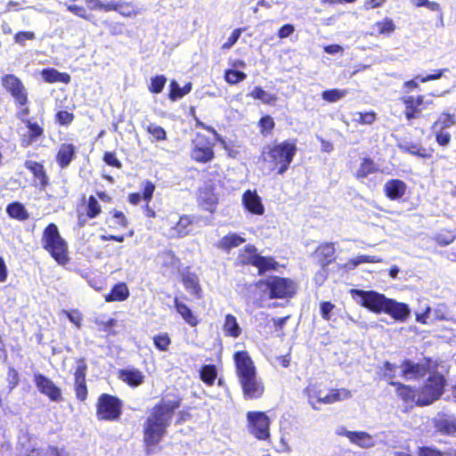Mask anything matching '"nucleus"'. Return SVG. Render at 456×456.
Here are the masks:
<instances>
[{
	"instance_id": "18",
	"label": "nucleus",
	"mask_w": 456,
	"mask_h": 456,
	"mask_svg": "<svg viewBox=\"0 0 456 456\" xmlns=\"http://www.w3.org/2000/svg\"><path fill=\"white\" fill-rule=\"evenodd\" d=\"M401 371L406 379H415L423 377L428 372L425 364L414 363L411 361H404L401 365Z\"/></svg>"
},
{
	"instance_id": "48",
	"label": "nucleus",
	"mask_w": 456,
	"mask_h": 456,
	"mask_svg": "<svg viewBox=\"0 0 456 456\" xmlns=\"http://www.w3.org/2000/svg\"><path fill=\"white\" fill-rule=\"evenodd\" d=\"M390 385L395 388L398 396L402 397V399H413L416 396L415 390L411 389L408 386L397 383H391Z\"/></svg>"
},
{
	"instance_id": "44",
	"label": "nucleus",
	"mask_w": 456,
	"mask_h": 456,
	"mask_svg": "<svg viewBox=\"0 0 456 456\" xmlns=\"http://www.w3.org/2000/svg\"><path fill=\"white\" fill-rule=\"evenodd\" d=\"M25 165L26 167L29 169L39 180L40 184L45 185L46 183L45 175L42 165L35 161H27Z\"/></svg>"
},
{
	"instance_id": "51",
	"label": "nucleus",
	"mask_w": 456,
	"mask_h": 456,
	"mask_svg": "<svg viewBox=\"0 0 456 456\" xmlns=\"http://www.w3.org/2000/svg\"><path fill=\"white\" fill-rule=\"evenodd\" d=\"M382 258L377 256H359L355 258L352 259L349 264H352L354 266H357L363 263H381Z\"/></svg>"
},
{
	"instance_id": "33",
	"label": "nucleus",
	"mask_w": 456,
	"mask_h": 456,
	"mask_svg": "<svg viewBox=\"0 0 456 456\" xmlns=\"http://www.w3.org/2000/svg\"><path fill=\"white\" fill-rule=\"evenodd\" d=\"M244 241L245 239L241 236L236 233H229L219 240L217 247L221 249L229 250L240 246Z\"/></svg>"
},
{
	"instance_id": "22",
	"label": "nucleus",
	"mask_w": 456,
	"mask_h": 456,
	"mask_svg": "<svg viewBox=\"0 0 456 456\" xmlns=\"http://www.w3.org/2000/svg\"><path fill=\"white\" fill-rule=\"evenodd\" d=\"M407 186L404 182L398 179L388 180L384 186V191L390 200H398L406 192Z\"/></svg>"
},
{
	"instance_id": "6",
	"label": "nucleus",
	"mask_w": 456,
	"mask_h": 456,
	"mask_svg": "<svg viewBox=\"0 0 456 456\" xmlns=\"http://www.w3.org/2000/svg\"><path fill=\"white\" fill-rule=\"evenodd\" d=\"M259 286H265L270 291L271 298H285L292 297L296 292V284L293 281L280 277H270L260 281Z\"/></svg>"
},
{
	"instance_id": "4",
	"label": "nucleus",
	"mask_w": 456,
	"mask_h": 456,
	"mask_svg": "<svg viewBox=\"0 0 456 456\" xmlns=\"http://www.w3.org/2000/svg\"><path fill=\"white\" fill-rule=\"evenodd\" d=\"M350 294L358 305L368 308L371 312H385L388 298L383 294L372 290L365 291L361 289H351Z\"/></svg>"
},
{
	"instance_id": "46",
	"label": "nucleus",
	"mask_w": 456,
	"mask_h": 456,
	"mask_svg": "<svg viewBox=\"0 0 456 456\" xmlns=\"http://www.w3.org/2000/svg\"><path fill=\"white\" fill-rule=\"evenodd\" d=\"M217 371L215 365H205L200 371L201 379L207 384H213L216 379Z\"/></svg>"
},
{
	"instance_id": "56",
	"label": "nucleus",
	"mask_w": 456,
	"mask_h": 456,
	"mask_svg": "<svg viewBox=\"0 0 456 456\" xmlns=\"http://www.w3.org/2000/svg\"><path fill=\"white\" fill-rule=\"evenodd\" d=\"M74 119V115L66 110H61L56 114V120L61 126L70 124Z\"/></svg>"
},
{
	"instance_id": "8",
	"label": "nucleus",
	"mask_w": 456,
	"mask_h": 456,
	"mask_svg": "<svg viewBox=\"0 0 456 456\" xmlns=\"http://www.w3.org/2000/svg\"><path fill=\"white\" fill-rule=\"evenodd\" d=\"M214 144L204 135L198 134L191 142V158L200 163H207L214 159Z\"/></svg>"
},
{
	"instance_id": "28",
	"label": "nucleus",
	"mask_w": 456,
	"mask_h": 456,
	"mask_svg": "<svg viewBox=\"0 0 456 456\" xmlns=\"http://www.w3.org/2000/svg\"><path fill=\"white\" fill-rule=\"evenodd\" d=\"M43 79L47 83L61 82L69 84L70 82V76L68 73L59 72L55 69H45L41 72Z\"/></svg>"
},
{
	"instance_id": "14",
	"label": "nucleus",
	"mask_w": 456,
	"mask_h": 456,
	"mask_svg": "<svg viewBox=\"0 0 456 456\" xmlns=\"http://www.w3.org/2000/svg\"><path fill=\"white\" fill-rule=\"evenodd\" d=\"M86 364L84 360L77 362L75 371V389L78 399H86L87 389L86 386Z\"/></svg>"
},
{
	"instance_id": "52",
	"label": "nucleus",
	"mask_w": 456,
	"mask_h": 456,
	"mask_svg": "<svg viewBox=\"0 0 456 456\" xmlns=\"http://www.w3.org/2000/svg\"><path fill=\"white\" fill-rule=\"evenodd\" d=\"M405 150L412 154V155H416V156H419L420 158H425V159H428V158H430L431 157V153L428 152V151H427L426 149L424 148H421L416 144H409V145H406L405 146Z\"/></svg>"
},
{
	"instance_id": "32",
	"label": "nucleus",
	"mask_w": 456,
	"mask_h": 456,
	"mask_svg": "<svg viewBox=\"0 0 456 456\" xmlns=\"http://www.w3.org/2000/svg\"><path fill=\"white\" fill-rule=\"evenodd\" d=\"M129 296V290L125 283H118L113 287L111 292L105 296L107 302L124 301Z\"/></svg>"
},
{
	"instance_id": "60",
	"label": "nucleus",
	"mask_w": 456,
	"mask_h": 456,
	"mask_svg": "<svg viewBox=\"0 0 456 456\" xmlns=\"http://www.w3.org/2000/svg\"><path fill=\"white\" fill-rule=\"evenodd\" d=\"M447 69H436V70H435V72L433 74L428 75L426 77L417 76L415 77V79H419L422 83H426V82H428L431 80L439 79L443 77L444 72Z\"/></svg>"
},
{
	"instance_id": "45",
	"label": "nucleus",
	"mask_w": 456,
	"mask_h": 456,
	"mask_svg": "<svg viewBox=\"0 0 456 456\" xmlns=\"http://www.w3.org/2000/svg\"><path fill=\"white\" fill-rule=\"evenodd\" d=\"M247 75L239 70L235 69H227L224 74V80L230 85H236L243 80H245Z\"/></svg>"
},
{
	"instance_id": "55",
	"label": "nucleus",
	"mask_w": 456,
	"mask_h": 456,
	"mask_svg": "<svg viewBox=\"0 0 456 456\" xmlns=\"http://www.w3.org/2000/svg\"><path fill=\"white\" fill-rule=\"evenodd\" d=\"M35 33L32 31H20L14 36V42L20 45H25L27 40H34Z\"/></svg>"
},
{
	"instance_id": "29",
	"label": "nucleus",
	"mask_w": 456,
	"mask_h": 456,
	"mask_svg": "<svg viewBox=\"0 0 456 456\" xmlns=\"http://www.w3.org/2000/svg\"><path fill=\"white\" fill-rule=\"evenodd\" d=\"M248 261L250 265L257 267L259 272L275 269L277 265V263L272 257L261 256L257 254H253Z\"/></svg>"
},
{
	"instance_id": "25",
	"label": "nucleus",
	"mask_w": 456,
	"mask_h": 456,
	"mask_svg": "<svg viewBox=\"0 0 456 456\" xmlns=\"http://www.w3.org/2000/svg\"><path fill=\"white\" fill-rule=\"evenodd\" d=\"M76 154V148L70 143H62L56 155V160L61 168L69 165Z\"/></svg>"
},
{
	"instance_id": "62",
	"label": "nucleus",
	"mask_w": 456,
	"mask_h": 456,
	"mask_svg": "<svg viewBox=\"0 0 456 456\" xmlns=\"http://www.w3.org/2000/svg\"><path fill=\"white\" fill-rule=\"evenodd\" d=\"M67 9L74 13L75 15L88 20V17L86 15V11L83 6L77 5V4H69L67 6Z\"/></svg>"
},
{
	"instance_id": "37",
	"label": "nucleus",
	"mask_w": 456,
	"mask_h": 456,
	"mask_svg": "<svg viewBox=\"0 0 456 456\" xmlns=\"http://www.w3.org/2000/svg\"><path fill=\"white\" fill-rule=\"evenodd\" d=\"M191 90V84L187 83L184 86L181 87L175 80L170 83L169 98L172 101H176L188 94Z\"/></svg>"
},
{
	"instance_id": "43",
	"label": "nucleus",
	"mask_w": 456,
	"mask_h": 456,
	"mask_svg": "<svg viewBox=\"0 0 456 456\" xmlns=\"http://www.w3.org/2000/svg\"><path fill=\"white\" fill-rule=\"evenodd\" d=\"M436 428L446 434L456 433V419H451L448 418H439L436 419Z\"/></svg>"
},
{
	"instance_id": "39",
	"label": "nucleus",
	"mask_w": 456,
	"mask_h": 456,
	"mask_svg": "<svg viewBox=\"0 0 456 456\" xmlns=\"http://www.w3.org/2000/svg\"><path fill=\"white\" fill-rule=\"evenodd\" d=\"M456 125V116L447 112L442 113L433 125V129L444 130Z\"/></svg>"
},
{
	"instance_id": "47",
	"label": "nucleus",
	"mask_w": 456,
	"mask_h": 456,
	"mask_svg": "<svg viewBox=\"0 0 456 456\" xmlns=\"http://www.w3.org/2000/svg\"><path fill=\"white\" fill-rule=\"evenodd\" d=\"M153 343L159 351L165 352L168 349L171 339L167 333L162 332L153 337Z\"/></svg>"
},
{
	"instance_id": "2",
	"label": "nucleus",
	"mask_w": 456,
	"mask_h": 456,
	"mask_svg": "<svg viewBox=\"0 0 456 456\" xmlns=\"http://www.w3.org/2000/svg\"><path fill=\"white\" fill-rule=\"evenodd\" d=\"M296 152V142L284 141L265 147L261 158L269 171H276L279 175H282L289 169Z\"/></svg>"
},
{
	"instance_id": "10",
	"label": "nucleus",
	"mask_w": 456,
	"mask_h": 456,
	"mask_svg": "<svg viewBox=\"0 0 456 456\" xmlns=\"http://www.w3.org/2000/svg\"><path fill=\"white\" fill-rule=\"evenodd\" d=\"M237 373L240 379H250L256 375L255 366L251 358L245 351L238 352L234 354Z\"/></svg>"
},
{
	"instance_id": "59",
	"label": "nucleus",
	"mask_w": 456,
	"mask_h": 456,
	"mask_svg": "<svg viewBox=\"0 0 456 456\" xmlns=\"http://www.w3.org/2000/svg\"><path fill=\"white\" fill-rule=\"evenodd\" d=\"M241 28L234 29L231 36L228 37L227 41L222 45V48L224 50L230 49L238 41L241 35Z\"/></svg>"
},
{
	"instance_id": "42",
	"label": "nucleus",
	"mask_w": 456,
	"mask_h": 456,
	"mask_svg": "<svg viewBox=\"0 0 456 456\" xmlns=\"http://www.w3.org/2000/svg\"><path fill=\"white\" fill-rule=\"evenodd\" d=\"M249 95L254 98L262 101L264 103L272 104L274 103L277 97L272 94L261 87H255Z\"/></svg>"
},
{
	"instance_id": "5",
	"label": "nucleus",
	"mask_w": 456,
	"mask_h": 456,
	"mask_svg": "<svg viewBox=\"0 0 456 456\" xmlns=\"http://www.w3.org/2000/svg\"><path fill=\"white\" fill-rule=\"evenodd\" d=\"M248 430L257 440L266 441L270 437V419L263 411L247 413Z\"/></svg>"
},
{
	"instance_id": "30",
	"label": "nucleus",
	"mask_w": 456,
	"mask_h": 456,
	"mask_svg": "<svg viewBox=\"0 0 456 456\" xmlns=\"http://www.w3.org/2000/svg\"><path fill=\"white\" fill-rule=\"evenodd\" d=\"M175 306L177 313L183 317V319L191 326L194 327L198 324V319L191 312V310L183 302L177 298L175 299Z\"/></svg>"
},
{
	"instance_id": "50",
	"label": "nucleus",
	"mask_w": 456,
	"mask_h": 456,
	"mask_svg": "<svg viewBox=\"0 0 456 456\" xmlns=\"http://www.w3.org/2000/svg\"><path fill=\"white\" fill-rule=\"evenodd\" d=\"M146 130L157 141H165L167 139V133L165 129L156 124H149L146 127Z\"/></svg>"
},
{
	"instance_id": "13",
	"label": "nucleus",
	"mask_w": 456,
	"mask_h": 456,
	"mask_svg": "<svg viewBox=\"0 0 456 456\" xmlns=\"http://www.w3.org/2000/svg\"><path fill=\"white\" fill-rule=\"evenodd\" d=\"M338 434L347 437L352 444L362 448H370L375 444L373 437L363 431H349L345 428H340Z\"/></svg>"
},
{
	"instance_id": "53",
	"label": "nucleus",
	"mask_w": 456,
	"mask_h": 456,
	"mask_svg": "<svg viewBox=\"0 0 456 456\" xmlns=\"http://www.w3.org/2000/svg\"><path fill=\"white\" fill-rule=\"evenodd\" d=\"M101 212V207L97 201V200L91 196L88 199V206H87V216L90 218H94L98 216Z\"/></svg>"
},
{
	"instance_id": "41",
	"label": "nucleus",
	"mask_w": 456,
	"mask_h": 456,
	"mask_svg": "<svg viewBox=\"0 0 456 456\" xmlns=\"http://www.w3.org/2000/svg\"><path fill=\"white\" fill-rule=\"evenodd\" d=\"M348 94L346 89H330L323 91L322 98L328 102H337Z\"/></svg>"
},
{
	"instance_id": "12",
	"label": "nucleus",
	"mask_w": 456,
	"mask_h": 456,
	"mask_svg": "<svg viewBox=\"0 0 456 456\" xmlns=\"http://www.w3.org/2000/svg\"><path fill=\"white\" fill-rule=\"evenodd\" d=\"M242 204L251 214L262 216L265 213L262 200L256 191H246L242 195Z\"/></svg>"
},
{
	"instance_id": "11",
	"label": "nucleus",
	"mask_w": 456,
	"mask_h": 456,
	"mask_svg": "<svg viewBox=\"0 0 456 456\" xmlns=\"http://www.w3.org/2000/svg\"><path fill=\"white\" fill-rule=\"evenodd\" d=\"M120 401H99L97 415L101 419H115L120 414Z\"/></svg>"
},
{
	"instance_id": "9",
	"label": "nucleus",
	"mask_w": 456,
	"mask_h": 456,
	"mask_svg": "<svg viewBox=\"0 0 456 456\" xmlns=\"http://www.w3.org/2000/svg\"><path fill=\"white\" fill-rule=\"evenodd\" d=\"M3 86L12 95L20 105L28 101L27 92L22 82L13 75H6L2 78Z\"/></svg>"
},
{
	"instance_id": "49",
	"label": "nucleus",
	"mask_w": 456,
	"mask_h": 456,
	"mask_svg": "<svg viewBox=\"0 0 456 456\" xmlns=\"http://www.w3.org/2000/svg\"><path fill=\"white\" fill-rule=\"evenodd\" d=\"M167 82V78L163 76H155L151 78V84L149 86V90L153 94H159Z\"/></svg>"
},
{
	"instance_id": "24",
	"label": "nucleus",
	"mask_w": 456,
	"mask_h": 456,
	"mask_svg": "<svg viewBox=\"0 0 456 456\" xmlns=\"http://www.w3.org/2000/svg\"><path fill=\"white\" fill-rule=\"evenodd\" d=\"M246 396L260 397L264 393L263 385L257 380L256 375L250 379L240 380Z\"/></svg>"
},
{
	"instance_id": "34",
	"label": "nucleus",
	"mask_w": 456,
	"mask_h": 456,
	"mask_svg": "<svg viewBox=\"0 0 456 456\" xmlns=\"http://www.w3.org/2000/svg\"><path fill=\"white\" fill-rule=\"evenodd\" d=\"M121 16L134 18L140 13V9L132 2L118 1L117 11Z\"/></svg>"
},
{
	"instance_id": "26",
	"label": "nucleus",
	"mask_w": 456,
	"mask_h": 456,
	"mask_svg": "<svg viewBox=\"0 0 456 456\" xmlns=\"http://www.w3.org/2000/svg\"><path fill=\"white\" fill-rule=\"evenodd\" d=\"M225 336L237 338L241 335L242 329L238 323L237 318L232 314H226L223 324Z\"/></svg>"
},
{
	"instance_id": "35",
	"label": "nucleus",
	"mask_w": 456,
	"mask_h": 456,
	"mask_svg": "<svg viewBox=\"0 0 456 456\" xmlns=\"http://www.w3.org/2000/svg\"><path fill=\"white\" fill-rule=\"evenodd\" d=\"M371 34L390 35L395 30V25L390 18H385L373 24Z\"/></svg>"
},
{
	"instance_id": "7",
	"label": "nucleus",
	"mask_w": 456,
	"mask_h": 456,
	"mask_svg": "<svg viewBox=\"0 0 456 456\" xmlns=\"http://www.w3.org/2000/svg\"><path fill=\"white\" fill-rule=\"evenodd\" d=\"M200 222H203L205 225L209 224L208 219L196 216L183 215L180 216L176 224L169 229L167 235L173 239L188 236L192 233L193 226L199 224Z\"/></svg>"
},
{
	"instance_id": "38",
	"label": "nucleus",
	"mask_w": 456,
	"mask_h": 456,
	"mask_svg": "<svg viewBox=\"0 0 456 456\" xmlns=\"http://www.w3.org/2000/svg\"><path fill=\"white\" fill-rule=\"evenodd\" d=\"M6 212L12 218H15L20 221L26 220L28 218V213L25 207L19 203H12L8 205L6 208Z\"/></svg>"
},
{
	"instance_id": "58",
	"label": "nucleus",
	"mask_w": 456,
	"mask_h": 456,
	"mask_svg": "<svg viewBox=\"0 0 456 456\" xmlns=\"http://www.w3.org/2000/svg\"><path fill=\"white\" fill-rule=\"evenodd\" d=\"M335 305L330 302H322L321 304V315L326 320L330 321L331 319V312L334 310Z\"/></svg>"
},
{
	"instance_id": "63",
	"label": "nucleus",
	"mask_w": 456,
	"mask_h": 456,
	"mask_svg": "<svg viewBox=\"0 0 456 456\" xmlns=\"http://www.w3.org/2000/svg\"><path fill=\"white\" fill-rule=\"evenodd\" d=\"M28 456H52V446L45 448L33 449Z\"/></svg>"
},
{
	"instance_id": "15",
	"label": "nucleus",
	"mask_w": 456,
	"mask_h": 456,
	"mask_svg": "<svg viewBox=\"0 0 456 456\" xmlns=\"http://www.w3.org/2000/svg\"><path fill=\"white\" fill-rule=\"evenodd\" d=\"M384 313L391 315L395 320L404 322L409 317L411 311L406 304L388 298Z\"/></svg>"
},
{
	"instance_id": "17",
	"label": "nucleus",
	"mask_w": 456,
	"mask_h": 456,
	"mask_svg": "<svg viewBox=\"0 0 456 456\" xmlns=\"http://www.w3.org/2000/svg\"><path fill=\"white\" fill-rule=\"evenodd\" d=\"M335 247L333 243H324L320 245L314 251L313 256L319 265L326 267L334 259Z\"/></svg>"
},
{
	"instance_id": "3",
	"label": "nucleus",
	"mask_w": 456,
	"mask_h": 456,
	"mask_svg": "<svg viewBox=\"0 0 456 456\" xmlns=\"http://www.w3.org/2000/svg\"><path fill=\"white\" fill-rule=\"evenodd\" d=\"M41 244L60 265L64 266L69 263L67 241L61 236L56 224H50L45 227Z\"/></svg>"
},
{
	"instance_id": "21",
	"label": "nucleus",
	"mask_w": 456,
	"mask_h": 456,
	"mask_svg": "<svg viewBox=\"0 0 456 456\" xmlns=\"http://www.w3.org/2000/svg\"><path fill=\"white\" fill-rule=\"evenodd\" d=\"M444 386V379L442 375L435 374L431 376L427 385L424 387V393L427 395H430L431 399H438L442 395Z\"/></svg>"
},
{
	"instance_id": "1",
	"label": "nucleus",
	"mask_w": 456,
	"mask_h": 456,
	"mask_svg": "<svg viewBox=\"0 0 456 456\" xmlns=\"http://www.w3.org/2000/svg\"><path fill=\"white\" fill-rule=\"evenodd\" d=\"M178 407V401H161L149 411L142 426V442L148 454L155 452L166 436L174 411Z\"/></svg>"
},
{
	"instance_id": "36",
	"label": "nucleus",
	"mask_w": 456,
	"mask_h": 456,
	"mask_svg": "<svg viewBox=\"0 0 456 456\" xmlns=\"http://www.w3.org/2000/svg\"><path fill=\"white\" fill-rule=\"evenodd\" d=\"M183 283L185 289L192 295H195L200 297V286L199 284V279L196 274L193 273H186L183 277Z\"/></svg>"
},
{
	"instance_id": "54",
	"label": "nucleus",
	"mask_w": 456,
	"mask_h": 456,
	"mask_svg": "<svg viewBox=\"0 0 456 456\" xmlns=\"http://www.w3.org/2000/svg\"><path fill=\"white\" fill-rule=\"evenodd\" d=\"M62 314H65L69 320L77 328L79 329L81 326V322L83 320L82 314L77 310H72L70 312L63 310L61 312Z\"/></svg>"
},
{
	"instance_id": "19",
	"label": "nucleus",
	"mask_w": 456,
	"mask_h": 456,
	"mask_svg": "<svg viewBox=\"0 0 456 456\" xmlns=\"http://www.w3.org/2000/svg\"><path fill=\"white\" fill-rule=\"evenodd\" d=\"M37 388L50 399H58L61 396L60 389L47 378L41 374L35 375Z\"/></svg>"
},
{
	"instance_id": "64",
	"label": "nucleus",
	"mask_w": 456,
	"mask_h": 456,
	"mask_svg": "<svg viewBox=\"0 0 456 456\" xmlns=\"http://www.w3.org/2000/svg\"><path fill=\"white\" fill-rule=\"evenodd\" d=\"M295 31V28L291 24H286L282 26L278 32V37L281 39L289 37Z\"/></svg>"
},
{
	"instance_id": "57",
	"label": "nucleus",
	"mask_w": 456,
	"mask_h": 456,
	"mask_svg": "<svg viewBox=\"0 0 456 456\" xmlns=\"http://www.w3.org/2000/svg\"><path fill=\"white\" fill-rule=\"evenodd\" d=\"M436 130V139L439 145L446 146L449 144L451 141V134L448 132H444V130L435 129Z\"/></svg>"
},
{
	"instance_id": "40",
	"label": "nucleus",
	"mask_w": 456,
	"mask_h": 456,
	"mask_svg": "<svg viewBox=\"0 0 456 456\" xmlns=\"http://www.w3.org/2000/svg\"><path fill=\"white\" fill-rule=\"evenodd\" d=\"M402 102L405 105V117L408 120L418 118L419 112L421 109H418L417 105L414 103L413 96H403L402 98Z\"/></svg>"
},
{
	"instance_id": "23",
	"label": "nucleus",
	"mask_w": 456,
	"mask_h": 456,
	"mask_svg": "<svg viewBox=\"0 0 456 456\" xmlns=\"http://www.w3.org/2000/svg\"><path fill=\"white\" fill-rule=\"evenodd\" d=\"M118 378L131 387H137L143 382L144 376L137 369L128 368L118 371Z\"/></svg>"
},
{
	"instance_id": "31",
	"label": "nucleus",
	"mask_w": 456,
	"mask_h": 456,
	"mask_svg": "<svg viewBox=\"0 0 456 456\" xmlns=\"http://www.w3.org/2000/svg\"><path fill=\"white\" fill-rule=\"evenodd\" d=\"M377 171L378 166L375 162L369 158H364L355 172V177L358 179L366 178L368 175H372Z\"/></svg>"
},
{
	"instance_id": "16",
	"label": "nucleus",
	"mask_w": 456,
	"mask_h": 456,
	"mask_svg": "<svg viewBox=\"0 0 456 456\" xmlns=\"http://www.w3.org/2000/svg\"><path fill=\"white\" fill-rule=\"evenodd\" d=\"M28 131L21 135L20 145L27 148L36 142L42 136L44 129L37 123L30 120L25 121Z\"/></svg>"
},
{
	"instance_id": "61",
	"label": "nucleus",
	"mask_w": 456,
	"mask_h": 456,
	"mask_svg": "<svg viewBox=\"0 0 456 456\" xmlns=\"http://www.w3.org/2000/svg\"><path fill=\"white\" fill-rule=\"evenodd\" d=\"M356 119L361 124L370 125L375 121L376 116L374 112L358 113Z\"/></svg>"
},
{
	"instance_id": "27",
	"label": "nucleus",
	"mask_w": 456,
	"mask_h": 456,
	"mask_svg": "<svg viewBox=\"0 0 456 456\" xmlns=\"http://www.w3.org/2000/svg\"><path fill=\"white\" fill-rule=\"evenodd\" d=\"M305 395L309 398L315 397L316 399L322 400V399H340L351 396L350 393L346 390H338L336 393L330 395H322V393L320 390H318L316 385L309 386L305 389Z\"/></svg>"
},
{
	"instance_id": "20",
	"label": "nucleus",
	"mask_w": 456,
	"mask_h": 456,
	"mask_svg": "<svg viewBox=\"0 0 456 456\" xmlns=\"http://www.w3.org/2000/svg\"><path fill=\"white\" fill-rule=\"evenodd\" d=\"M199 203L206 211L214 212L217 204V197L213 191L212 186L201 188L198 196Z\"/></svg>"
}]
</instances>
